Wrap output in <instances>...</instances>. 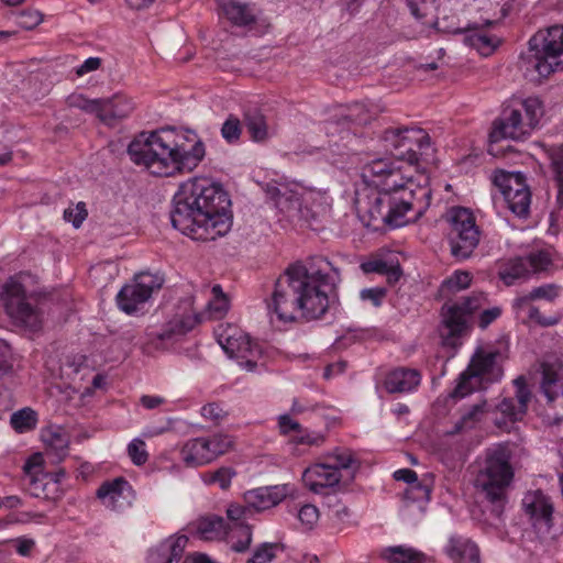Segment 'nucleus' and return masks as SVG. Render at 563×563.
<instances>
[{
  "label": "nucleus",
  "instance_id": "62",
  "mask_svg": "<svg viewBox=\"0 0 563 563\" xmlns=\"http://www.w3.org/2000/svg\"><path fill=\"white\" fill-rule=\"evenodd\" d=\"M233 475L234 472L231 468L222 467L212 474L210 482L218 483L222 489H225L230 486Z\"/></svg>",
  "mask_w": 563,
  "mask_h": 563
},
{
  "label": "nucleus",
  "instance_id": "38",
  "mask_svg": "<svg viewBox=\"0 0 563 563\" xmlns=\"http://www.w3.org/2000/svg\"><path fill=\"white\" fill-rule=\"evenodd\" d=\"M518 110H522L525 122L529 125L531 131L536 129L543 115L542 102L534 97L523 100Z\"/></svg>",
  "mask_w": 563,
  "mask_h": 563
},
{
  "label": "nucleus",
  "instance_id": "20",
  "mask_svg": "<svg viewBox=\"0 0 563 563\" xmlns=\"http://www.w3.org/2000/svg\"><path fill=\"white\" fill-rule=\"evenodd\" d=\"M185 534H174L151 548L146 558L147 563L179 562L187 547Z\"/></svg>",
  "mask_w": 563,
  "mask_h": 563
},
{
  "label": "nucleus",
  "instance_id": "12",
  "mask_svg": "<svg viewBox=\"0 0 563 563\" xmlns=\"http://www.w3.org/2000/svg\"><path fill=\"white\" fill-rule=\"evenodd\" d=\"M217 341L231 358H236L239 365L247 372L257 368L263 356V349L242 330L234 325H219L216 330Z\"/></svg>",
  "mask_w": 563,
  "mask_h": 563
},
{
  "label": "nucleus",
  "instance_id": "46",
  "mask_svg": "<svg viewBox=\"0 0 563 563\" xmlns=\"http://www.w3.org/2000/svg\"><path fill=\"white\" fill-rule=\"evenodd\" d=\"M388 561V563H423L418 553L402 547L390 548Z\"/></svg>",
  "mask_w": 563,
  "mask_h": 563
},
{
  "label": "nucleus",
  "instance_id": "39",
  "mask_svg": "<svg viewBox=\"0 0 563 563\" xmlns=\"http://www.w3.org/2000/svg\"><path fill=\"white\" fill-rule=\"evenodd\" d=\"M509 210L519 218H526L529 214L531 192L530 190L519 194H508L504 197Z\"/></svg>",
  "mask_w": 563,
  "mask_h": 563
},
{
  "label": "nucleus",
  "instance_id": "61",
  "mask_svg": "<svg viewBox=\"0 0 563 563\" xmlns=\"http://www.w3.org/2000/svg\"><path fill=\"white\" fill-rule=\"evenodd\" d=\"M201 415L214 424L220 423V421L225 417L224 410L214 402L205 405L201 408Z\"/></svg>",
  "mask_w": 563,
  "mask_h": 563
},
{
  "label": "nucleus",
  "instance_id": "59",
  "mask_svg": "<svg viewBox=\"0 0 563 563\" xmlns=\"http://www.w3.org/2000/svg\"><path fill=\"white\" fill-rule=\"evenodd\" d=\"M241 538L233 542L231 549L235 552L242 553L245 552L252 542V531L249 525H241L239 529Z\"/></svg>",
  "mask_w": 563,
  "mask_h": 563
},
{
  "label": "nucleus",
  "instance_id": "9",
  "mask_svg": "<svg viewBox=\"0 0 563 563\" xmlns=\"http://www.w3.org/2000/svg\"><path fill=\"white\" fill-rule=\"evenodd\" d=\"M0 298L4 311L15 323L33 331L41 328L43 313L16 278L11 277L3 284Z\"/></svg>",
  "mask_w": 563,
  "mask_h": 563
},
{
  "label": "nucleus",
  "instance_id": "45",
  "mask_svg": "<svg viewBox=\"0 0 563 563\" xmlns=\"http://www.w3.org/2000/svg\"><path fill=\"white\" fill-rule=\"evenodd\" d=\"M561 292V287L556 284H544L539 287H534L531 291L528 292V299L534 300H545L548 302H553Z\"/></svg>",
  "mask_w": 563,
  "mask_h": 563
},
{
  "label": "nucleus",
  "instance_id": "43",
  "mask_svg": "<svg viewBox=\"0 0 563 563\" xmlns=\"http://www.w3.org/2000/svg\"><path fill=\"white\" fill-rule=\"evenodd\" d=\"M69 107L80 109L87 113H93L99 118L101 99H87L82 95H71L67 98Z\"/></svg>",
  "mask_w": 563,
  "mask_h": 563
},
{
  "label": "nucleus",
  "instance_id": "1",
  "mask_svg": "<svg viewBox=\"0 0 563 563\" xmlns=\"http://www.w3.org/2000/svg\"><path fill=\"white\" fill-rule=\"evenodd\" d=\"M364 180L377 188L369 196L365 217L367 227H402L420 218L430 206L431 190L406 178L400 167L386 158H376L362 168Z\"/></svg>",
  "mask_w": 563,
  "mask_h": 563
},
{
  "label": "nucleus",
  "instance_id": "36",
  "mask_svg": "<svg viewBox=\"0 0 563 563\" xmlns=\"http://www.w3.org/2000/svg\"><path fill=\"white\" fill-rule=\"evenodd\" d=\"M328 457L332 461L328 463L329 466H334L339 473L341 470L355 472L360 467V462L349 449H334L329 453Z\"/></svg>",
  "mask_w": 563,
  "mask_h": 563
},
{
  "label": "nucleus",
  "instance_id": "41",
  "mask_svg": "<svg viewBox=\"0 0 563 563\" xmlns=\"http://www.w3.org/2000/svg\"><path fill=\"white\" fill-rule=\"evenodd\" d=\"M487 410L486 401H482L472 406V408L462 415L460 421L455 424L454 432H460L464 429L473 428L474 424L482 419Z\"/></svg>",
  "mask_w": 563,
  "mask_h": 563
},
{
  "label": "nucleus",
  "instance_id": "4",
  "mask_svg": "<svg viewBox=\"0 0 563 563\" xmlns=\"http://www.w3.org/2000/svg\"><path fill=\"white\" fill-rule=\"evenodd\" d=\"M187 141L194 144L190 147L179 144L172 130L141 132L130 142L128 155L135 165L155 176L191 172L205 157V145L195 133H190Z\"/></svg>",
  "mask_w": 563,
  "mask_h": 563
},
{
  "label": "nucleus",
  "instance_id": "26",
  "mask_svg": "<svg viewBox=\"0 0 563 563\" xmlns=\"http://www.w3.org/2000/svg\"><path fill=\"white\" fill-rule=\"evenodd\" d=\"M134 110V102L131 98L115 95L112 98L101 99L100 121L111 124L114 120L129 117Z\"/></svg>",
  "mask_w": 563,
  "mask_h": 563
},
{
  "label": "nucleus",
  "instance_id": "57",
  "mask_svg": "<svg viewBox=\"0 0 563 563\" xmlns=\"http://www.w3.org/2000/svg\"><path fill=\"white\" fill-rule=\"evenodd\" d=\"M528 318L541 327H552L560 321V318L556 316L544 317L539 308L531 305L528 306Z\"/></svg>",
  "mask_w": 563,
  "mask_h": 563
},
{
  "label": "nucleus",
  "instance_id": "29",
  "mask_svg": "<svg viewBox=\"0 0 563 563\" xmlns=\"http://www.w3.org/2000/svg\"><path fill=\"white\" fill-rule=\"evenodd\" d=\"M229 529L231 527L225 523L224 519L214 515L201 517L194 523L196 534L206 541L222 539Z\"/></svg>",
  "mask_w": 563,
  "mask_h": 563
},
{
  "label": "nucleus",
  "instance_id": "24",
  "mask_svg": "<svg viewBox=\"0 0 563 563\" xmlns=\"http://www.w3.org/2000/svg\"><path fill=\"white\" fill-rule=\"evenodd\" d=\"M443 551L455 563H471L479 559L478 547L460 534L450 536Z\"/></svg>",
  "mask_w": 563,
  "mask_h": 563
},
{
  "label": "nucleus",
  "instance_id": "32",
  "mask_svg": "<svg viewBox=\"0 0 563 563\" xmlns=\"http://www.w3.org/2000/svg\"><path fill=\"white\" fill-rule=\"evenodd\" d=\"M551 161V172L558 189L556 203L563 212V145H553L548 151Z\"/></svg>",
  "mask_w": 563,
  "mask_h": 563
},
{
  "label": "nucleus",
  "instance_id": "54",
  "mask_svg": "<svg viewBox=\"0 0 563 563\" xmlns=\"http://www.w3.org/2000/svg\"><path fill=\"white\" fill-rule=\"evenodd\" d=\"M297 516L303 526H306L308 529H311L319 519V510L316 506L307 504L300 507Z\"/></svg>",
  "mask_w": 563,
  "mask_h": 563
},
{
  "label": "nucleus",
  "instance_id": "14",
  "mask_svg": "<svg viewBox=\"0 0 563 563\" xmlns=\"http://www.w3.org/2000/svg\"><path fill=\"white\" fill-rule=\"evenodd\" d=\"M163 282L157 274L141 273L136 275L118 292L115 300L119 309L126 314L136 313L152 297V294L161 289Z\"/></svg>",
  "mask_w": 563,
  "mask_h": 563
},
{
  "label": "nucleus",
  "instance_id": "34",
  "mask_svg": "<svg viewBox=\"0 0 563 563\" xmlns=\"http://www.w3.org/2000/svg\"><path fill=\"white\" fill-rule=\"evenodd\" d=\"M465 41L467 44L475 49L478 51L481 55L488 56L490 55L497 44L498 40L495 36L488 35L482 31H473L466 37Z\"/></svg>",
  "mask_w": 563,
  "mask_h": 563
},
{
  "label": "nucleus",
  "instance_id": "33",
  "mask_svg": "<svg viewBox=\"0 0 563 563\" xmlns=\"http://www.w3.org/2000/svg\"><path fill=\"white\" fill-rule=\"evenodd\" d=\"M494 184L500 188L504 197L508 194H519L529 190L526 184V177L521 173H505L500 172L495 175Z\"/></svg>",
  "mask_w": 563,
  "mask_h": 563
},
{
  "label": "nucleus",
  "instance_id": "16",
  "mask_svg": "<svg viewBox=\"0 0 563 563\" xmlns=\"http://www.w3.org/2000/svg\"><path fill=\"white\" fill-rule=\"evenodd\" d=\"M25 481H27L29 493L36 498L56 500L63 492L56 482L46 478L42 470V456L32 455L24 465Z\"/></svg>",
  "mask_w": 563,
  "mask_h": 563
},
{
  "label": "nucleus",
  "instance_id": "37",
  "mask_svg": "<svg viewBox=\"0 0 563 563\" xmlns=\"http://www.w3.org/2000/svg\"><path fill=\"white\" fill-rule=\"evenodd\" d=\"M432 490V479L423 477L417 479L411 486L405 490V498L413 503H427L430 500Z\"/></svg>",
  "mask_w": 563,
  "mask_h": 563
},
{
  "label": "nucleus",
  "instance_id": "35",
  "mask_svg": "<svg viewBox=\"0 0 563 563\" xmlns=\"http://www.w3.org/2000/svg\"><path fill=\"white\" fill-rule=\"evenodd\" d=\"M244 122L252 140L260 142L267 137V124L264 115L261 112H246L244 115Z\"/></svg>",
  "mask_w": 563,
  "mask_h": 563
},
{
  "label": "nucleus",
  "instance_id": "19",
  "mask_svg": "<svg viewBox=\"0 0 563 563\" xmlns=\"http://www.w3.org/2000/svg\"><path fill=\"white\" fill-rule=\"evenodd\" d=\"M341 473L327 463L314 464L302 474V482L309 490L322 494L324 489L335 487L341 481Z\"/></svg>",
  "mask_w": 563,
  "mask_h": 563
},
{
  "label": "nucleus",
  "instance_id": "53",
  "mask_svg": "<svg viewBox=\"0 0 563 563\" xmlns=\"http://www.w3.org/2000/svg\"><path fill=\"white\" fill-rule=\"evenodd\" d=\"M344 120L353 122L355 124H366L369 121V117L363 103H354L347 108V113L343 117Z\"/></svg>",
  "mask_w": 563,
  "mask_h": 563
},
{
  "label": "nucleus",
  "instance_id": "17",
  "mask_svg": "<svg viewBox=\"0 0 563 563\" xmlns=\"http://www.w3.org/2000/svg\"><path fill=\"white\" fill-rule=\"evenodd\" d=\"M525 121L522 110H505L501 118L494 122L489 133L490 142L495 143L503 139L525 140L532 132Z\"/></svg>",
  "mask_w": 563,
  "mask_h": 563
},
{
  "label": "nucleus",
  "instance_id": "56",
  "mask_svg": "<svg viewBox=\"0 0 563 563\" xmlns=\"http://www.w3.org/2000/svg\"><path fill=\"white\" fill-rule=\"evenodd\" d=\"M87 217V210L84 203H78L75 208H67L64 211V219L71 222L75 228H79Z\"/></svg>",
  "mask_w": 563,
  "mask_h": 563
},
{
  "label": "nucleus",
  "instance_id": "64",
  "mask_svg": "<svg viewBox=\"0 0 563 563\" xmlns=\"http://www.w3.org/2000/svg\"><path fill=\"white\" fill-rule=\"evenodd\" d=\"M101 63H102V60L100 57H89L75 69V73L78 77H82L86 74H89L91 71L99 69L101 66Z\"/></svg>",
  "mask_w": 563,
  "mask_h": 563
},
{
  "label": "nucleus",
  "instance_id": "3",
  "mask_svg": "<svg viewBox=\"0 0 563 563\" xmlns=\"http://www.w3.org/2000/svg\"><path fill=\"white\" fill-rule=\"evenodd\" d=\"M328 271H338L324 257H314L308 265H290L275 283L267 309L283 322L292 321L299 310L307 320L321 318L328 310L327 289L335 285Z\"/></svg>",
  "mask_w": 563,
  "mask_h": 563
},
{
  "label": "nucleus",
  "instance_id": "51",
  "mask_svg": "<svg viewBox=\"0 0 563 563\" xmlns=\"http://www.w3.org/2000/svg\"><path fill=\"white\" fill-rule=\"evenodd\" d=\"M221 135L229 143L238 141L241 135L240 120L234 115H229L222 124Z\"/></svg>",
  "mask_w": 563,
  "mask_h": 563
},
{
  "label": "nucleus",
  "instance_id": "28",
  "mask_svg": "<svg viewBox=\"0 0 563 563\" xmlns=\"http://www.w3.org/2000/svg\"><path fill=\"white\" fill-rule=\"evenodd\" d=\"M128 481L122 477L103 483L97 490V497L107 508L119 510L123 507L124 492L130 489Z\"/></svg>",
  "mask_w": 563,
  "mask_h": 563
},
{
  "label": "nucleus",
  "instance_id": "47",
  "mask_svg": "<svg viewBox=\"0 0 563 563\" xmlns=\"http://www.w3.org/2000/svg\"><path fill=\"white\" fill-rule=\"evenodd\" d=\"M472 276L468 272L457 271L443 282V287L451 292L460 291L471 285Z\"/></svg>",
  "mask_w": 563,
  "mask_h": 563
},
{
  "label": "nucleus",
  "instance_id": "7",
  "mask_svg": "<svg viewBox=\"0 0 563 563\" xmlns=\"http://www.w3.org/2000/svg\"><path fill=\"white\" fill-rule=\"evenodd\" d=\"M519 68L531 81H539L555 71H563V25H553L529 40L521 54Z\"/></svg>",
  "mask_w": 563,
  "mask_h": 563
},
{
  "label": "nucleus",
  "instance_id": "52",
  "mask_svg": "<svg viewBox=\"0 0 563 563\" xmlns=\"http://www.w3.org/2000/svg\"><path fill=\"white\" fill-rule=\"evenodd\" d=\"M43 14L37 10H23L18 15V24L24 30H32L41 24Z\"/></svg>",
  "mask_w": 563,
  "mask_h": 563
},
{
  "label": "nucleus",
  "instance_id": "50",
  "mask_svg": "<svg viewBox=\"0 0 563 563\" xmlns=\"http://www.w3.org/2000/svg\"><path fill=\"white\" fill-rule=\"evenodd\" d=\"M128 454L135 465H143L148 459L145 442L139 438L133 439L128 445Z\"/></svg>",
  "mask_w": 563,
  "mask_h": 563
},
{
  "label": "nucleus",
  "instance_id": "25",
  "mask_svg": "<svg viewBox=\"0 0 563 563\" xmlns=\"http://www.w3.org/2000/svg\"><path fill=\"white\" fill-rule=\"evenodd\" d=\"M421 382L418 369L398 367L393 369L385 379V388L388 393H409L416 389Z\"/></svg>",
  "mask_w": 563,
  "mask_h": 563
},
{
  "label": "nucleus",
  "instance_id": "48",
  "mask_svg": "<svg viewBox=\"0 0 563 563\" xmlns=\"http://www.w3.org/2000/svg\"><path fill=\"white\" fill-rule=\"evenodd\" d=\"M208 450L212 454V460L218 455L224 454L232 445L230 437L224 434H216L211 438H207Z\"/></svg>",
  "mask_w": 563,
  "mask_h": 563
},
{
  "label": "nucleus",
  "instance_id": "8",
  "mask_svg": "<svg viewBox=\"0 0 563 563\" xmlns=\"http://www.w3.org/2000/svg\"><path fill=\"white\" fill-rule=\"evenodd\" d=\"M498 350L478 349L471 358L467 368L461 373L451 397L464 398L482 387L484 382H495L503 376Z\"/></svg>",
  "mask_w": 563,
  "mask_h": 563
},
{
  "label": "nucleus",
  "instance_id": "15",
  "mask_svg": "<svg viewBox=\"0 0 563 563\" xmlns=\"http://www.w3.org/2000/svg\"><path fill=\"white\" fill-rule=\"evenodd\" d=\"M486 298L482 292L464 297L461 302L445 305L443 309V325L448 331L445 341L453 344L452 339L463 335L468 327L472 314L483 307Z\"/></svg>",
  "mask_w": 563,
  "mask_h": 563
},
{
  "label": "nucleus",
  "instance_id": "40",
  "mask_svg": "<svg viewBox=\"0 0 563 563\" xmlns=\"http://www.w3.org/2000/svg\"><path fill=\"white\" fill-rule=\"evenodd\" d=\"M44 441L48 446V451L54 454L56 460H62L66 456L69 441L64 433L49 431L44 435Z\"/></svg>",
  "mask_w": 563,
  "mask_h": 563
},
{
  "label": "nucleus",
  "instance_id": "27",
  "mask_svg": "<svg viewBox=\"0 0 563 563\" xmlns=\"http://www.w3.org/2000/svg\"><path fill=\"white\" fill-rule=\"evenodd\" d=\"M222 13L233 24L245 26L252 24L256 20L255 8L251 4L236 0H217Z\"/></svg>",
  "mask_w": 563,
  "mask_h": 563
},
{
  "label": "nucleus",
  "instance_id": "55",
  "mask_svg": "<svg viewBox=\"0 0 563 563\" xmlns=\"http://www.w3.org/2000/svg\"><path fill=\"white\" fill-rule=\"evenodd\" d=\"M275 545L272 543H263L260 545L253 553L252 558H250L246 563H268L274 558L275 554L273 552Z\"/></svg>",
  "mask_w": 563,
  "mask_h": 563
},
{
  "label": "nucleus",
  "instance_id": "49",
  "mask_svg": "<svg viewBox=\"0 0 563 563\" xmlns=\"http://www.w3.org/2000/svg\"><path fill=\"white\" fill-rule=\"evenodd\" d=\"M250 515H252V512L247 505L244 507L238 505L229 506V508L227 509V516L231 521V525H229L231 527L230 530H239L241 528V525H245L243 520L247 519Z\"/></svg>",
  "mask_w": 563,
  "mask_h": 563
},
{
  "label": "nucleus",
  "instance_id": "6",
  "mask_svg": "<svg viewBox=\"0 0 563 563\" xmlns=\"http://www.w3.org/2000/svg\"><path fill=\"white\" fill-rule=\"evenodd\" d=\"M266 196L280 213V221L289 223L303 221L309 225L320 221L330 210L325 192L320 190H306L302 194L287 185L268 184Z\"/></svg>",
  "mask_w": 563,
  "mask_h": 563
},
{
  "label": "nucleus",
  "instance_id": "23",
  "mask_svg": "<svg viewBox=\"0 0 563 563\" xmlns=\"http://www.w3.org/2000/svg\"><path fill=\"white\" fill-rule=\"evenodd\" d=\"M541 368V390L549 401H553L563 395V361L559 358L544 361Z\"/></svg>",
  "mask_w": 563,
  "mask_h": 563
},
{
  "label": "nucleus",
  "instance_id": "44",
  "mask_svg": "<svg viewBox=\"0 0 563 563\" xmlns=\"http://www.w3.org/2000/svg\"><path fill=\"white\" fill-rule=\"evenodd\" d=\"M213 299L209 301L208 308L214 318L223 317L229 310V300L223 294L220 285L212 287Z\"/></svg>",
  "mask_w": 563,
  "mask_h": 563
},
{
  "label": "nucleus",
  "instance_id": "63",
  "mask_svg": "<svg viewBox=\"0 0 563 563\" xmlns=\"http://www.w3.org/2000/svg\"><path fill=\"white\" fill-rule=\"evenodd\" d=\"M294 441L298 444L320 445L323 443L324 438L322 434L317 432L301 431L298 435L295 437Z\"/></svg>",
  "mask_w": 563,
  "mask_h": 563
},
{
  "label": "nucleus",
  "instance_id": "13",
  "mask_svg": "<svg viewBox=\"0 0 563 563\" xmlns=\"http://www.w3.org/2000/svg\"><path fill=\"white\" fill-rule=\"evenodd\" d=\"M550 266H552V257L548 251H532L526 256L503 262L498 268V277L506 286H512L528 279L532 274L548 271Z\"/></svg>",
  "mask_w": 563,
  "mask_h": 563
},
{
  "label": "nucleus",
  "instance_id": "31",
  "mask_svg": "<svg viewBox=\"0 0 563 563\" xmlns=\"http://www.w3.org/2000/svg\"><path fill=\"white\" fill-rule=\"evenodd\" d=\"M198 322L196 316H183L174 318L161 332L155 336L162 342H174L176 336L184 335L191 331Z\"/></svg>",
  "mask_w": 563,
  "mask_h": 563
},
{
  "label": "nucleus",
  "instance_id": "10",
  "mask_svg": "<svg viewBox=\"0 0 563 563\" xmlns=\"http://www.w3.org/2000/svg\"><path fill=\"white\" fill-rule=\"evenodd\" d=\"M382 141L386 152L410 165L418 164L420 157L430 147L429 135L422 129L416 128L387 129Z\"/></svg>",
  "mask_w": 563,
  "mask_h": 563
},
{
  "label": "nucleus",
  "instance_id": "30",
  "mask_svg": "<svg viewBox=\"0 0 563 563\" xmlns=\"http://www.w3.org/2000/svg\"><path fill=\"white\" fill-rule=\"evenodd\" d=\"M181 457L187 466H201L212 462V454L208 450L207 438L188 440L181 449Z\"/></svg>",
  "mask_w": 563,
  "mask_h": 563
},
{
  "label": "nucleus",
  "instance_id": "60",
  "mask_svg": "<svg viewBox=\"0 0 563 563\" xmlns=\"http://www.w3.org/2000/svg\"><path fill=\"white\" fill-rule=\"evenodd\" d=\"M386 295V290L380 287L365 288L360 292V297L364 301H371L374 307L382 305L383 298Z\"/></svg>",
  "mask_w": 563,
  "mask_h": 563
},
{
  "label": "nucleus",
  "instance_id": "11",
  "mask_svg": "<svg viewBox=\"0 0 563 563\" xmlns=\"http://www.w3.org/2000/svg\"><path fill=\"white\" fill-rule=\"evenodd\" d=\"M448 221L451 254L457 260L468 258L477 247L481 234L473 213L466 208H452Z\"/></svg>",
  "mask_w": 563,
  "mask_h": 563
},
{
  "label": "nucleus",
  "instance_id": "42",
  "mask_svg": "<svg viewBox=\"0 0 563 563\" xmlns=\"http://www.w3.org/2000/svg\"><path fill=\"white\" fill-rule=\"evenodd\" d=\"M36 413L30 408H23L12 413L10 423L18 432L31 430L36 424Z\"/></svg>",
  "mask_w": 563,
  "mask_h": 563
},
{
  "label": "nucleus",
  "instance_id": "18",
  "mask_svg": "<svg viewBox=\"0 0 563 563\" xmlns=\"http://www.w3.org/2000/svg\"><path fill=\"white\" fill-rule=\"evenodd\" d=\"M522 508L533 526L541 532H549L553 521V504L541 490H530L522 498Z\"/></svg>",
  "mask_w": 563,
  "mask_h": 563
},
{
  "label": "nucleus",
  "instance_id": "2",
  "mask_svg": "<svg viewBox=\"0 0 563 563\" xmlns=\"http://www.w3.org/2000/svg\"><path fill=\"white\" fill-rule=\"evenodd\" d=\"M172 224L196 241H214L232 227L231 201L220 184L209 178H194L174 195Z\"/></svg>",
  "mask_w": 563,
  "mask_h": 563
},
{
  "label": "nucleus",
  "instance_id": "58",
  "mask_svg": "<svg viewBox=\"0 0 563 563\" xmlns=\"http://www.w3.org/2000/svg\"><path fill=\"white\" fill-rule=\"evenodd\" d=\"M11 349L5 342H0V379L12 372Z\"/></svg>",
  "mask_w": 563,
  "mask_h": 563
},
{
  "label": "nucleus",
  "instance_id": "22",
  "mask_svg": "<svg viewBox=\"0 0 563 563\" xmlns=\"http://www.w3.org/2000/svg\"><path fill=\"white\" fill-rule=\"evenodd\" d=\"M288 494L286 486L260 487L245 494L251 512L262 511L278 505Z\"/></svg>",
  "mask_w": 563,
  "mask_h": 563
},
{
  "label": "nucleus",
  "instance_id": "21",
  "mask_svg": "<svg viewBox=\"0 0 563 563\" xmlns=\"http://www.w3.org/2000/svg\"><path fill=\"white\" fill-rule=\"evenodd\" d=\"M516 398H504L498 405L500 411L509 421L521 420L528 409L531 393L527 387L526 378L519 376L514 380Z\"/></svg>",
  "mask_w": 563,
  "mask_h": 563
},
{
  "label": "nucleus",
  "instance_id": "5",
  "mask_svg": "<svg viewBox=\"0 0 563 563\" xmlns=\"http://www.w3.org/2000/svg\"><path fill=\"white\" fill-rule=\"evenodd\" d=\"M511 450L505 444L486 449L474 478L476 492L486 500L492 512L500 517L508 503V490L515 477Z\"/></svg>",
  "mask_w": 563,
  "mask_h": 563
}]
</instances>
